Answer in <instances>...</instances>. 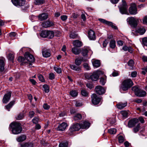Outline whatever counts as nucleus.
<instances>
[{
	"mask_svg": "<svg viewBox=\"0 0 147 147\" xmlns=\"http://www.w3.org/2000/svg\"><path fill=\"white\" fill-rule=\"evenodd\" d=\"M117 131L116 129L115 128H111L108 130V132L112 134H114L116 133Z\"/></svg>",
	"mask_w": 147,
	"mask_h": 147,
	"instance_id": "obj_44",
	"label": "nucleus"
},
{
	"mask_svg": "<svg viewBox=\"0 0 147 147\" xmlns=\"http://www.w3.org/2000/svg\"><path fill=\"white\" fill-rule=\"evenodd\" d=\"M47 31L46 30H43L42 31L40 34V36L43 38H45L47 37Z\"/></svg>",
	"mask_w": 147,
	"mask_h": 147,
	"instance_id": "obj_37",
	"label": "nucleus"
},
{
	"mask_svg": "<svg viewBox=\"0 0 147 147\" xmlns=\"http://www.w3.org/2000/svg\"><path fill=\"white\" fill-rule=\"evenodd\" d=\"M53 25L52 22L49 21H45L42 23V26L45 28L53 26Z\"/></svg>",
	"mask_w": 147,
	"mask_h": 147,
	"instance_id": "obj_17",
	"label": "nucleus"
},
{
	"mask_svg": "<svg viewBox=\"0 0 147 147\" xmlns=\"http://www.w3.org/2000/svg\"><path fill=\"white\" fill-rule=\"evenodd\" d=\"M143 22L144 24H147V16H145L143 18Z\"/></svg>",
	"mask_w": 147,
	"mask_h": 147,
	"instance_id": "obj_64",
	"label": "nucleus"
},
{
	"mask_svg": "<svg viewBox=\"0 0 147 147\" xmlns=\"http://www.w3.org/2000/svg\"><path fill=\"white\" fill-rule=\"evenodd\" d=\"M93 65L95 67H98L100 66V62L99 60H95L93 62Z\"/></svg>",
	"mask_w": 147,
	"mask_h": 147,
	"instance_id": "obj_35",
	"label": "nucleus"
},
{
	"mask_svg": "<svg viewBox=\"0 0 147 147\" xmlns=\"http://www.w3.org/2000/svg\"><path fill=\"white\" fill-rule=\"evenodd\" d=\"M133 84L132 81L130 79L124 80L122 82L121 88L124 91L127 90Z\"/></svg>",
	"mask_w": 147,
	"mask_h": 147,
	"instance_id": "obj_2",
	"label": "nucleus"
},
{
	"mask_svg": "<svg viewBox=\"0 0 147 147\" xmlns=\"http://www.w3.org/2000/svg\"><path fill=\"white\" fill-rule=\"evenodd\" d=\"M15 100H14L10 102L7 105L5 106L6 109L7 110L10 109L14 104Z\"/></svg>",
	"mask_w": 147,
	"mask_h": 147,
	"instance_id": "obj_28",
	"label": "nucleus"
},
{
	"mask_svg": "<svg viewBox=\"0 0 147 147\" xmlns=\"http://www.w3.org/2000/svg\"><path fill=\"white\" fill-rule=\"evenodd\" d=\"M109 45L110 48L114 49L116 46L115 41L114 40L111 41L109 43Z\"/></svg>",
	"mask_w": 147,
	"mask_h": 147,
	"instance_id": "obj_41",
	"label": "nucleus"
},
{
	"mask_svg": "<svg viewBox=\"0 0 147 147\" xmlns=\"http://www.w3.org/2000/svg\"><path fill=\"white\" fill-rule=\"evenodd\" d=\"M129 11L131 15H135L137 14V9L136 5L135 4H131L129 9Z\"/></svg>",
	"mask_w": 147,
	"mask_h": 147,
	"instance_id": "obj_7",
	"label": "nucleus"
},
{
	"mask_svg": "<svg viewBox=\"0 0 147 147\" xmlns=\"http://www.w3.org/2000/svg\"><path fill=\"white\" fill-rule=\"evenodd\" d=\"M67 125L66 123L63 122L58 125L56 129L57 131H63L65 130Z\"/></svg>",
	"mask_w": 147,
	"mask_h": 147,
	"instance_id": "obj_13",
	"label": "nucleus"
},
{
	"mask_svg": "<svg viewBox=\"0 0 147 147\" xmlns=\"http://www.w3.org/2000/svg\"><path fill=\"white\" fill-rule=\"evenodd\" d=\"M74 45L76 47H80L82 45V42L78 40H74L73 42Z\"/></svg>",
	"mask_w": 147,
	"mask_h": 147,
	"instance_id": "obj_22",
	"label": "nucleus"
},
{
	"mask_svg": "<svg viewBox=\"0 0 147 147\" xmlns=\"http://www.w3.org/2000/svg\"><path fill=\"white\" fill-rule=\"evenodd\" d=\"M140 89L139 88L136 86H134L132 88V90L134 92L136 96L137 95V94L138 93Z\"/></svg>",
	"mask_w": 147,
	"mask_h": 147,
	"instance_id": "obj_34",
	"label": "nucleus"
},
{
	"mask_svg": "<svg viewBox=\"0 0 147 147\" xmlns=\"http://www.w3.org/2000/svg\"><path fill=\"white\" fill-rule=\"evenodd\" d=\"M68 143L67 142L61 143L59 145V147H67L68 146Z\"/></svg>",
	"mask_w": 147,
	"mask_h": 147,
	"instance_id": "obj_43",
	"label": "nucleus"
},
{
	"mask_svg": "<svg viewBox=\"0 0 147 147\" xmlns=\"http://www.w3.org/2000/svg\"><path fill=\"white\" fill-rule=\"evenodd\" d=\"M106 77L101 78L100 79V83L102 85H104L106 82Z\"/></svg>",
	"mask_w": 147,
	"mask_h": 147,
	"instance_id": "obj_42",
	"label": "nucleus"
},
{
	"mask_svg": "<svg viewBox=\"0 0 147 147\" xmlns=\"http://www.w3.org/2000/svg\"><path fill=\"white\" fill-rule=\"evenodd\" d=\"M140 127L139 124H138L135 128H134L133 130L134 132L136 133L139 131Z\"/></svg>",
	"mask_w": 147,
	"mask_h": 147,
	"instance_id": "obj_53",
	"label": "nucleus"
},
{
	"mask_svg": "<svg viewBox=\"0 0 147 147\" xmlns=\"http://www.w3.org/2000/svg\"><path fill=\"white\" fill-rule=\"evenodd\" d=\"M11 96V92H9L5 94L3 96L2 102L3 103H6L9 100Z\"/></svg>",
	"mask_w": 147,
	"mask_h": 147,
	"instance_id": "obj_11",
	"label": "nucleus"
},
{
	"mask_svg": "<svg viewBox=\"0 0 147 147\" xmlns=\"http://www.w3.org/2000/svg\"><path fill=\"white\" fill-rule=\"evenodd\" d=\"M146 92L144 90L140 89L138 93L137 94V96L139 97H144L146 95Z\"/></svg>",
	"mask_w": 147,
	"mask_h": 147,
	"instance_id": "obj_23",
	"label": "nucleus"
},
{
	"mask_svg": "<svg viewBox=\"0 0 147 147\" xmlns=\"http://www.w3.org/2000/svg\"><path fill=\"white\" fill-rule=\"evenodd\" d=\"M18 60L20 62H22L24 63H26V61H25V59L22 57H19L18 59Z\"/></svg>",
	"mask_w": 147,
	"mask_h": 147,
	"instance_id": "obj_47",
	"label": "nucleus"
},
{
	"mask_svg": "<svg viewBox=\"0 0 147 147\" xmlns=\"http://www.w3.org/2000/svg\"><path fill=\"white\" fill-rule=\"evenodd\" d=\"M38 78L40 81L42 82H44L45 80L42 75H39L38 76Z\"/></svg>",
	"mask_w": 147,
	"mask_h": 147,
	"instance_id": "obj_57",
	"label": "nucleus"
},
{
	"mask_svg": "<svg viewBox=\"0 0 147 147\" xmlns=\"http://www.w3.org/2000/svg\"><path fill=\"white\" fill-rule=\"evenodd\" d=\"M82 95L84 96H87L88 95V93L85 90H82L81 91Z\"/></svg>",
	"mask_w": 147,
	"mask_h": 147,
	"instance_id": "obj_48",
	"label": "nucleus"
},
{
	"mask_svg": "<svg viewBox=\"0 0 147 147\" xmlns=\"http://www.w3.org/2000/svg\"><path fill=\"white\" fill-rule=\"evenodd\" d=\"M71 51L74 54L76 55L79 54L81 52L80 49L75 47L73 48L72 49Z\"/></svg>",
	"mask_w": 147,
	"mask_h": 147,
	"instance_id": "obj_26",
	"label": "nucleus"
},
{
	"mask_svg": "<svg viewBox=\"0 0 147 147\" xmlns=\"http://www.w3.org/2000/svg\"><path fill=\"white\" fill-rule=\"evenodd\" d=\"M92 102L94 105L98 104L101 101L102 98L95 94H93L91 96Z\"/></svg>",
	"mask_w": 147,
	"mask_h": 147,
	"instance_id": "obj_4",
	"label": "nucleus"
},
{
	"mask_svg": "<svg viewBox=\"0 0 147 147\" xmlns=\"http://www.w3.org/2000/svg\"><path fill=\"white\" fill-rule=\"evenodd\" d=\"M14 58V55L11 53H9L8 56V59L10 61H13Z\"/></svg>",
	"mask_w": 147,
	"mask_h": 147,
	"instance_id": "obj_50",
	"label": "nucleus"
},
{
	"mask_svg": "<svg viewBox=\"0 0 147 147\" xmlns=\"http://www.w3.org/2000/svg\"><path fill=\"white\" fill-rule=\"evenodd\" d=\"M9 126L12 129V133L14 134H20L22 130L20 123L18 122H13L10 124Z\"/></svg>",
	"mask_w": 147,
	"mask_h": 147,
	"instance_id": "obj_1",
	"label": "nucleus"
},
{
	"mask_svg": "<svg viewBox=\"0 0 147 147\" xmlns=\"http://www.w3.org/2000/svg\"><path fill=\"white\" fill-rule=\"evenodd\" d=\"M138 122V119L134 118L130 120L128 122V126L129 128H131L134 126L136 123Z\"/></svg>",
	"mask_w": 147,
	"mask_h": 147,
	"instance_id": "obj_12",
	"label": "nucleus"
},
{
	"mask_svg": "<svg viewBox=\"0 0 147 147\" xmlns=\"http://www.w3.org/2000/svg\"><path fill=\"white\" fill-rule=\"evenodd\" d=\"M122 49L125 51H128L130 53H132L133 51V49L130 47H127L125 46L123 47Z\"/></svg>",
	"mask_w": 147,
	"mask_h": 147,
	"instance_id": "obj_29",
	"label": "nucleus"
},
{
	"mask_svg": "<svg viewBox=\"0 0 147 147\" xmlns=\"http://www.w3.org/2000/svg\"><path fill=\"white\" fill-rule=\"evenodd\" d=\"M123 3L119 10L122 14H127V6L125 1H123Z\"/></svg>",
	"mask_w": 147,
	"mask_h": 147,
	"instance_id": "obj_6",
	"label": "nucleus"
},
{
	"mask_svg": "<svg viewBox=\"0 0 147 147\" xmlns=\"http://www.w3.org/2000/svg\"><path fill=\"white\" fill-rule=\"evenodd\" d=\"M45 1V0H34V4L36 5H40L43 4Z\"/></svg>",
	"mask_w": 147,
	"mask_h": 147,
	"instance_id": "obj_30",
	"label": "nucleus"
},
{
	"mask_svg": "<svg viewBox=\"0 0 147 147\" xmlns=\"http://www.w3.org/2000/svg\"><path fill=\"white\" fill-rule=\"evenodd\" d=\"M34 114V113L33 111H30L29 113V116L31 118L33 117Z\"/></svg>",
	"mask_w": 147,
	"mask_h": 147,
	"instance_id": "obj_62",
	"label": "nucleus"
},
{
	"mask_svg": "<svg viewBox=\"0 0 147 147\" xmlns=\"http://www.w3.org/2000/svg\"><path fill=\"white\" fill-rule=\"evenodd\" d=\"M70 67L71 69L76 71H80L81 70V67L80 66L74 65H70Z\"/></svg>",
	"mask_w": 147,
	"mask_h": 147,
	"instance_id": "obj_25",
	"label": "nucleus"
},
{
	"mask_svg": "<svg viewBox=\"0 0 147 147\" xmlns=\"http://www.w3.org/2000/svg\"><path fill=\"white\" fill-rule=\"evenodd\" d=\"M127 21L131 26L133 28H136L137 25V21L134 17L128 18L127 19Z\"/></svg>",
	"mask_w": 147,
	"mask_h": 147,
	"instance_id": "obj_5",
	"label": "nucleus"
},
{
	"mask_svg": "<svg viewBox=\"0 0 147 147\" xmlns=\"http://www.w3.org/2000/svg\"><path fill=\"white\" fill-rule=\"evenodd\" d=\"M81 128V127L80 124L77 123L72 125L69 129V130L71 132L77 131L79 130Z\"/></svg>",
	"mask_w": 147,
	"mask_h": 147,
	"instance_id": "obj_10",
	"label": "nucleus"
},
{
	"mask_svg": "<svg viewBox=\"0 0 147 147\" xmlns=\"http://www.w3.org/2000/svg\"><path fill=\"white\" fill-rule=\"evenodd\" d=\"M32 145L31 143H25L21 144L20 147H32Z\"/></svg>",
	"mask_w": 147,
	"mask_h": 147,
	"instance_id": "obj_46",
	"label": "nucleus"
},
{
	"mask_svg": "<svg viewBox=\"0 0 147 147\" xmlns=\"http://www.w3.org/2000/svg\"><path fill=\"white\" fill-rule=\"evenodd\" d=\"M48 17V15L46 13H42L40 14L38 16V19L40 21H42L47 19Z\"/></svg>",
	"mask_w": 147,
	"mask_h": 147,
	"instance_id": "obj_20",
	"label": "nucleus"
},
{
	"mask_svg": "<svg viewBox=\"0 0 147 147\" xmlns=\"http://www.w3.org/2000/svg\"><path fill=\"white\" fill-rule=\"evenodd\" d=\"M120 113L122 115L123 117L124 118L127 117L128 114L127 111H121Z\"/></svg>",
	"mask_w": 147,
	"mask_h": 147,
	"instance_id": "obj_36",
	"label": "nucleus"
},
{
	"mask_svg": "<svg viewBox=\"0 0 147 147\" xmlns=\"http://www.w3.org/2000/svg\"><path fill=\"white\" fill-rule=\"evenodd\" d=\"M80 125L82 129H87L90 127V123L88 121H85Z\"/></svg>",
	"mask_w": 147,
	"mask_h": 147,
	"instance_id": "obj_18",
	"label": "nucleus"
},
{
	"mask_svg": "<svg viewBox=\"0 0 147 147\" xmlns=\"http://www.w3.org/2000/svg\"><path fill=\"white\" fill-rule=\"evenodd\" d=\"M69 37L73 39L76 38L77 37V35L75 33H72L70 34Z\"/></svg>",
	"mask_w": 147,
	"mask_h": 147,
	"instance_id": "obj_51",
	"label": "nucleus"
},
{
	"mask_svg": "<svg viewBox=\"0 0 147 147\" xmlns=\"http://www.w3.org/2000/svg\"><path fill=\"white\" fill-rule=\"evenodd\" d=\"M82 118L81 115L79 113L76 115L74 117V119L75 121L80 120Z\"/></svg>",
	"mask_w": 147,
	"mask_h": 147,
	"instance_id": "obj_31",
	"label": "nucleus"
},
{
	"mask_svg": "<svg viewBox=\"0 0 147 147\" xmlns=\"http://www.w3.org/2000/svg\"><path fill=\"white\" fill-rule=\"evenodd\" d=\"M69 94L72 97H75L78 95V93L76 91L74 90L70 91Z\"/></svg>",
	"mask_w": 147,
	"mask_h": 147,
	"instance_id": "obj_39",
	"label": "nucleus"
},
{
	"mask_svg": "<svg viewBox=\"0 0 147 147\" xmlns=\"http://www.w3.org/2000/svg\"><path fill=\"white\" fill-rule=\"evenodd\" d=\"M88 38L90 40H94L96 38V36L94 32L92 30H90L88 32Z\"/></svg>",
	"mask_w": 147,
	"mask_h": 147,
	"instance_id": "obj_16",
	"label": "nucleus"
},
{
	"mask_svg": "<svg viewBox=\"0 0 147 147\" xmlns=\"http://www.w3.org/2000/svg\"><path fill=\"white\" fill-rule=\"evenodd\" d=\"M47 37L49 38H52L54 36V32L53 31H47Z\"/></svg>",
	"mask_w": 147,
	"mask_h": 147,
	"instance_id": "obj_32",
	"label": "nucleus"
},
{
	"mask_svg": "<svg viewBox=\"0 0 147 147\" xmlns=\"http://www.w3.org/2000/svg\"><path fill=\"white\" fill-rule=\"evenodd\" d=\"M67 18V16L66 15H63L61 16V18L63 21L66 20Z\"/></svg>",
	"mask_w": 147,
	"mask_h": 147,
	"instance_id": "obj_60",
	"label": "nucleus"
},
{
	"mask_svg": "<svg viewBox=\"0 0 147 147\" xmlns=\"http://www.w3.org/2000/svg\"><path fill=\"white\" fill-rule=\"evenodd\" d=\"M54 69L58 74H60L62 72L61 69L58 67H54Z\"/></svg>",
	"mask_w": 147,
	"mask_h": 147,
	"instance_id": "obj_45",
	"label": "nucleus"
},
{
	"mask_svg": "<svg viewBox=\"0 0 147 147\" xmlns=\"http://www.w3.org/2000/svg\"><path fill=\"white\" fill-rule=\"evenodd\" d=\"M95 90L96 92L99 95L105 93V89L102 86L100 85L96 86Z\"/></svg>",
	"mask_w": 147,
	"mask_h": 147,
	"instance_id": "obj_8",
	"label": "nucleus"
},
{
	"mask_svg": "<svg viewBox=\"0 0 147 147\" xmlns=\"http://www.w3.org/2000/svg\"><path fill=\"white\" fill-rule=\"evenodd\" d=\"M42 54L44 57H48L51 55L50 52L49 50L44 49L42 51Z\"/></svg>",
	"mask_w": 147,
	"mask_h": 147,
	"instance_id": "obj_19",
	"label": "nucleus"
},
{
	"mask_svg": "<svg viewBox=\"0 0 147 147\" xmlns=\"http://www.w3.org/2000/svg\"><path fill=\"white\" fill-rule=\"evenodd\" d=\"M26 139V136L25 135H22L18 137L16 139L18 142H22Z\"/></svg>",
	"mask_w": 147,
	"mask_h": 147,
	"instance_id": "obj_27",
	"label": "nucleus"
},
{
	"mask_svg": "<svg viewBox=\"0 0 147 147\" xmlns=\"http://www.w3.org/2000/svg\"><path fill=\"white\" fill-rule=\"evenodd\" d=\"M127 105L126 102L123 103L121 102L118 103L116 105L117 107L119 109H122L125 107Z\"/></svg>",
	"mask_w": 147,
	"mask_h": 147,
	"instance_id": "obj_21",
	"label": "nucleus"
},
{
	"mask_svg": "<svg viewBox=\"0 0 147 147\" xmlns=\"http://www.w3.org/2000/svg\"><path fill=\"white\" fill-rule=\"evenodd\" d=\"M118 140L120 143H122L124 141V138L122 136H119L118 137Z\"/></svg>",
	"mask_w": 147,
	"mask_h": 147,
	"instance_id": "obj_56",
	"label": "nucleus"
},
{
	"mask_svg": "<svg viewBox=\"0 0 147 147\" xmlns=\"http://www.w3.org/2000/svg\"><path fill=\"white\" fill-rule=\"evenodd\" d=\"M145 31V29L143 27L139 28L136 31L137 33H138L140 35L143 34Z\"/></svg>",
	"mask_w": 147,
	"mask_h": 147,
	"instance_id": "obj_24",
	"label": "nucleus"
},
{
	"mask_svg": "<svg viewBox=\"0 0 147 147\" xmlns=\"http://www.w3.org/2000/svg\"><path fill=\"white\" fill-rule=\"evenodd\" d=\"M24 56L27 61L26 63L29 64L30 67L32 65V63L34 62L35 61V58L30 53L28 52H26L25 53Z\"/></svg>",
	"mask_w": 147,
	"mask_h": 147,
	"instance_id": "obj_3",
	"label": "nucleus"
},
{
	"mask_svg": "<svg viewBox=\"0 0 147 147\" xmlns=\"http://www.w3.org/2000/svg\"><path fill=\"white\" fill-rule=\"evenodd\" d=\"M13 4L17 6H23L25 3V0H11Z\"/></svg>",
	"mask_w": 147,
	"mask_h": 147,
	"instance_id": "obj_9",
	"label": "nucleus"
},
{
	"mask_svg": "<svg viewBox=\"0 0 147 147\" xmlns=\"http://www.w3.org/2000/svg\"><path fill=\"white\" fill-rule=\"evenodd\" d=\"M43 90L45 93H48L49 91V86L47 84H45L43 86Z\"/></svg>",
	"mask_w": 147,
	"mask_h": 147,
	"instance_id": "obj_38",
	"label": "nucleus"
},
{
	"mask_svg": "<svg viewBox=\"0 0 147 147\" xmlns=\"http://www.w3.org/2000/svg\"><path fill=\"white\" fill-rule=\"evenodd\" d=\"M38 118L37 117H35L32 120V121L34 123L36 124L38 123Z\"/></svg>",
	"mask_w": 147,
	"mask_h": 147,
	"instance_id": "obj_59",
	"label": "nucleus"
},
{
	"mask_svg": "<svg viewBox=\"0 0 147 147\" xmlns=\"http://www.w3.org/2000/svg\"><path fill=\"white\" fill-rule=\"evenodd\" d=\"M75 63L76 65L79 66L81 63V61L79 59L77 58L75 60Z\"/></svg>",
	"mask_w": 147,
	"mask_h": 147,
	"instance_id": "obj_49",
	"label": "nucleus"
},
{
	"mask_svg": "<svg viewBox=\"0 0 147 147\" xmlns=\"http://www.w3.org/2000/svg\"><path fill=\"white\" fill-rule=\"evenodd\" d=\"M43 107L45 109L48 110L49 109L50 106L47 103H45L43 105Z\"/></svg>",
	"mask_w": 147,
	"mask_h": 147,
	"instance_id": "obj_55",
	"label": "nucleus"
},
{
	"mask_svg": "<svg viewBox=\"0 0 147 147\" xmlns=\"http://www.w3.org/2000/svg\"><path fill=\"white\" fill-rule=\"evenodd\" d=\"M142 42L144 45L147 46V38H143L142 40Z\"/></svg>",
	"mask_w": 147,
	"mask_h": 147,
	"instance_id": "obj_52",
	"label": "nucleus"
},
{
	"mask_svg": "<svg viewBox=\"0 0 147 147\" xmlns=\"http://www.w3.org/2000/svg\"><path fill=\"white\" fill-rule=\"evenodd\" d=\"M5 59L4 58H2L0 59V71L4 73V70Z\"/></svg>",
	"mask_w": 147,
	"mask_h": 147,
	"instance_id": "obj_15",
	"label": "nucleus"
},
{
	"mask_svg": "<svg viewBox=\"0 0 147 147\" xmlns=\"http://www.w3.org/2000/svg\"><path fill=\"white\" fill-rule=\"evenodd\" d=\"M134 63V61L132 60H130L128 62V65L130 67H132Z\"/></svg>",
	"mask_w": 147,
	"mask_h": 147,
	"instance_id": "obj_58",
	"label": "nucleus"
},
{
	"mask_svg": "<svg viewBox=\"0 0 147 147\" xmlns=\"http://www.w3.org/2000/svg\"><path fill=\"white\" fill-rule=\"evenodd\" d=\"M55 75L53 73H50L49 75V78L50 80H53L55 78Z\"/></svg>",
	"mask_w": 147,
	"mask_h": 147,
	"instance_id": "obj_54",
	"label": "nucleus"
},
{
	"mask_svg": "<svg viewBox=\"0 0 147 147\" xmlns=\"http://www.w3.org/2000/svg\"><path fill=\"white\" fill-rule=\"evenodd\" d=\"M86 77L88 79H91L92 81H96L99 78V76L96 73H94L90 76H86Z\"/></svg>",
	"mask_w": 147,
	"mask_h": 147,
	"instance_id": "obj_14",
	"label": "nucleus"
},
{
	"mask_svg": "<svg viewBox=\"0 0 147 147\" xmlns=\"http://www.w3.org/2000/svg\"><path fill=\"white\" fill-rule=\"evenodd\" d=\"M98 20L101 23L108 25L111 24V22L107 21L103 19L99 18L98 19Z\"/></svg>",
	"mask_w": 147,
	"mask_h": 147,
	"instance_id": "obj_33",
	"label": "nucleus"
},
{
	"mask_svg": "<svg viewBox=\"0 0 147 147\" xmlns=\"http://www.w3.org/2000/svg\"><path fill=\"white\" fill-rule=\"evenodd\" d=\"M83 66L87 70H89L90 68L89 66H88V64L86 63H85L84 64Z\"/></svg>",
	"mask_w": 147,
	"mask_h": 147,
	"instance_id": "obj_63",
	"label": "nucleus"
},
{
	"mask_svg": "<svg viewBox=\"0 0 147 147\" xmlns=\"http://www.w3.org/2000/svg\"><path fill=\"white\" fill-rule=\"evenodd\" d=\"M83 105L82 102H80L79 101L76 102L75 103V105L76 107H79L82 106Z\"/></svg>",
	"mask_w": 147,
	"mask_h": 147,
	"instance_id": "obj_61",
	"label": "nucleus"
},
{
	"mask_svg": "<svg viewBox=\"0 0 147 147\" xmlns=\"http://www.w3.org/2000/svg\"><path fill=\"white\" fill-rule=\"evenodd\" d=\"M88 50L86 48H84L82 49V55L84 56H86L87 55Z\"/></svg>",
	"mask_w": 147,
	"mask_h": 147,
	"instance_id": "obj_40",
	"label": "nucleus"
}]
</instances>
